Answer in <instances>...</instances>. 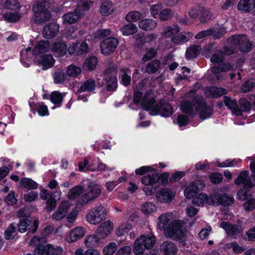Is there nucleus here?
Segmentation results:
<instances>
[{
	"label": "nucleus",
	"mask_w": 255,
	"mask_h": 255,
	"mask_svg": "<svg viewBox=\"0 0 255 255\" xmlns=\"http://www.w3.org/2000/svg\"><path fill=\"white\" fill-rule=\"evenodd\" d=\"M85 244L88 247L97 246L98 245V239L97 236L94 235L88 236L85 240Z\"/></svg>",
	"instance_id": "338daca9"
},
{
	"label": "nucleus",
	"mask_w": 255,
	"mask_h": 255,
	"mask_svg": "<svg viewBox=\"0 0 255 255\" xmlns=\"http://www.w3.org/2000/svg\"><path fill=\"white\" fill-rule=\"evenodd\" d=\"M20 183L21 186L28 189H36L37 187V184L35 182L27 178H21Z\"/></svg>",
	"instance_id": "603ef678"
},
{
	"label": "nucleus",
	"mask_w": 255,
	"mask_h": 255,
	"mask_svg": "<svg viewBox=\"0 0 255 255\" xmlns=\"http://www.w3.org/2000/svg\"><path fill=\"white\" fill-rule=\"evenodd\" d=\"M255 7V0H240L238 4L239 10L248 12Z\"/></svg>",
	"instance_id": "c85d7f7f"
},
{
	"label": "nucleus",
	"mask_w": 255,
	"mask_h": 255,
	"mask_svg": "<svg viewBox=\"0 0 255 255\" xmlns=\"http://www.w3.org/2000/svg\"><path fill=\"white\" fill-rule=\"evenodd\" d=\"M55 63V60L51 55H44L41 57L39 64L43 66V70H46L52 67Z\"/></svg>",
	"instance_id": "e433bc0d"
},
{
	"label": "nucleus",
	"mask_w": 255,
	"mask_h": 255,
	"mask_svg": "<svg viewBox=\"0 0 255 255\" xmlns=\"http://www.w3.org/2000/svg\"><path fill=\"white\" fill-rule=\"evenodd\" d=\"M59 31V26L55 23H50L45 25L42 30V35L46 39L54 37Z\"/></svg>",
	"instance_id": "aec40b11"
},
{
	"label": "nucleus",
	"mask_w": 255,
	"mask_h": 255,
	"mask_svg": "<svg viewBox=\"0 0 255 255\" xmlns=\"http://www.w3.org/2000/svg\"><path fill=\"white\" fill-rule=\"evenodd\" d=\"M107 215V209L104 206L100 205L90 211L86 216V219L90 223L97 225L105 220Z\"/></svg>",
	"instance_id": "423d86ee"
},
{
	"label": "nucleus",
	"mask_w": 255,
	"mask_h": 255,
	"mask_svg": "<svg viewBox=\"0 0 255 255\" xmlns=\"http://www.w3.org/2000/svg\"><path fill=\"white\" fill-rule=\"evenodd\" d=\"M113 230V225L110 221H106L101 224L97 230V234L99 238H105Z\"/></svg>",
	"instance_id": "6ab92c4d"
},
{
	"label": "nucleus",
	"mask_w": 255,
	"mask_h": 255,
	"mask_svg": "<svg viewBox=\"0 0 255 255\" xmlns=\"http://www.w3.org/2000/svg\"><path fill=\"white\" fill-rule=\"evenodd\" d=\"M130 73V70L128 68H123L120 70L119 77L121 79V82L125 87H128L131 83Z\"/></svg>",
	"instance_id": "bb28decb"
},
{
	"label": "nucleus",
	"mask_w": 255,
	"mask_h": 255,
	"mask_svg": "<svg viewBox=\"0 0 255 255\" xmlns=\"http://www.w3.org/2000/svg\"><path fill=\"white\" fill-rule=\"evenodd\" d=\"M157 22L151 19L145 18L138 22L139 27L145 31L152 30L157 26Z\"/></svg>",
	"instance_id": "a878e982"
},
{
	"label": "nucleus",
	"mask_w": 255,
	"mask_h": 255,
	"mask_svg": "<svg viewBox=\"0 0 255 255\" xmlns=\"http://www.w3.org/2000/svg\"><path fill=\"white\" fill-rule=\"evenodd\" d=\"M156 243V239L152 234L147 236L141 235L136 239L133 246V251L136 254H139L145 250L151 249Z\"/></svg>",
	"instance_id": "7ed1b4c3"
},
{
	"label": "nucleus",
	"mask_w": 255,
	"mask_h": 255,
	"mask_svg": "<svg viewBox=\"0 0 255 255\" xmlns=\"http://www.w3.org/2000/svg\"><path fill=\"white\" fill-rule=\"evenodd\" d=\"M233 68L230 63H223L213 66L211 71L215 75L216 78L218 81L223 80L226 77L225 73L229 70H233Z\"/></svg>",
	"instance_id": "f8f14e48"
},
{
	"label": "nucleus",
	"mask_w": 255,
	"mask_h": 255,
	"mask_svg": "<svg viewBox=\"0 0 255 255\" xmlns=\"http://www.w3.org/2000/svg\"><path fill=\"white\" fill-rule=\"evenodd\" d=\"M96 88V82L94 79L90 78L82 83L77 93L83 92H93Z\"/></svg>",
	"instance_id": "c756f323"
},
{
	"label": "nucleus",
	"mask_w": 255,
	"mask_h": 255,
	"mask_svg": "<svg viewBox=\"0 0 255 255\" xmlns=\"http://www.w3.org/2000/svg\"><path fill=\"white\" fill-rule=\"evenodd\" d=\"M223 101L225 106L230 109L232 113L237 116L236 111L237 110L238 103L236 100L232 99L230 97L224 96Z\"/></svg>",
	"instance_id": "ea45409f"
},
{
	"label": "nucleus",
	"mask_w": 255,
	"mask_h": 255,
	"mask_svg": "<svg viewBox=\"0 0 255 255\" xmlns=\"http://www.w3.org/2000/svg\"><path fill=\"white\" fill-rule=\"evenodd\" d=\"M227 42L232 45H238L241 51L248 52L252 49L253 44L244 34L233 35L227 39Z\"/></svg>",
	"instance_id": "0eeeda50"
},
{
	"label": "nucleus",
	"mask_w": 255,
	"mask_h": 255,
	"mask_svg": "<svg viewBox=\"0 0 255 255\" xmlns=\"http://www.w3.org/2000/svg\"><path fill=\"white\" fill-rule=\"evenodd\" d=\"M119 44L117 39L109 37L103 40L100 45L101 53L105 55H108L113 52Z\"/></svg>",
	"instance_id": "9b49d317"
},
{
	"label": "nucleus",
	"mask_w": 255,
	"mask_h": 255,
	"mask_svg": "<svg viewBox=\"0 0 255 255\" xmlns=\"http://www.w3.org/2000/svg\"><path fill=\"white\" fill-rule=\"evenodd\" d=\"M51 14L50 11L46 12L34 13L32 19L36 23H42L50 19Z\"/></svg>",
	"instance_id": "c9c22d12"
},
{
	"label": "nucleus",
	"mask_w": 255,
	"mask_h": 255,
	"mask_svg": "<svg viewBox=\"0 0 255 255\" xmlns=\"http://www.w3.org/2000/svg\"><path fill=\"white\" fill-rule=\"evenodd\" d=\"M180 31V28L177 24H173L172 26H168L164 28L162 36L165 38H168L171 36H174Z\"/></svg>",
	"instance_id": "473e14b6"
},
{
	"label": "nucleus",
	"mask_w": 255,
	"mask_h": 255,
	"mask_svg": "<svg viewBox=\"0 0 255 255\" xmlns=\"http://www.w3.org/2000/svg\"><path fill=\"white\" fill-rule=\"evenodd\" d=\"M84 190L83 187L77 186L71 189L68 192V196L70 199H74L81 195Z\"/></svg>",
	"instance_id": "5fc2aeb1"
},
{
	"label": "nucleus",
	"mask_w": 255,
	"mask_h": 255,
	"mask_svg": "<svg viewBox=\"0 0 255 255\" xmlns=\"http://www.w3.org/2000/svg\"><path fill=\"white\" fill-rule=\"evenodd\" d=\"M121 31L124 35H129L136 32L137 28L133 23H128L124 25L120 28Z\"/></svg>",
	"instance_id": "79ce46f5"
},
{
	"label": "nucleus",
	"mask_w": 255,
	"mask_h": 255,
	"mask_svg": "<svg viewBox=\"0 0 255 255\" xmlns=\"http://www.w3.org/2000/svg\"><path fill=\"white\" fill-rule=\"evenodd\" d=\"M49 4L45 1H37L33 4L32 10L34 13L46 12L48 10Z\"/></svg>",
	"instance_id": "4c0bfd02"
},
{
	"label": "nucleus",
	"mask_w": 255,
	"mask_h": 255,
	"mask_svg": "<svg viewBox=\"0 0 255 255\" xmlns=\"http://www.w3.org/2000/svg\"><path fill=\"white\" fill-rule=\"evenodd\" d=\"M85 234V231L83 227H76L69 233L67 238V241L73 243L83 238Z\"/></svg>",
	"instance_id": "4be33fe9"
},
{
	"label": "nucleus",
	"mask_w": 255,
	"mask_h": 255,
	"mask_svg": "<svg viewBox=\"0 0 255 255\" xmlns=\"http://www.w3.org/2000/svg\"><path fill=\"white\" fill-rule=\"evenodd\" d=\"M70 207V203L64 201L59 205L57 210L51 215V219L55 221H60L67 215Z\"/></svg>",
	"instance_id": "ddd939ff"
},
{
	"label": "nucleus",
	"mask_w": 255,
	"mask_h": 255,
	"mask_svg": "<svg viewBox=\"0 0 255 255\" xmlns=\"http://www.w3.org/2000/svg\"><path fill=\"white\" fill-rule=\"evenodd\" d=\"M67 76L62 70L59 69L53 74L54 83L55 84L63 83L66 79Z\"/></svg>",
	"instance_id": "49530a36"
},
{
	"label": "nucleus",
	"mask_w": 255,
	"mask_h": 255,
	"mask_svg": "<svg viewBox=\"0 0 255 255\" xmlns=\"http://www.w3.org/2000/svg\"><path fill=\"white\" fill-rule=\"evenodd\" d=\"M183 222L181 220H174L169 224V226L165 229L164 235L166 237L174 240H181L183 239L185 234L182 230Z\"/></svg>",
	"instance_id": "20e7f679"
},
{
	"label": "nucleus",
	"mask_w": 255,
	"mask_h": 255,
	"mask_svg": "<svg viewBox=\"0 0 255 255\" xmlns=\"http://www.w3.org/2000/svg\"><path fill=\"white\" fill-rule=\"evenodd\" d=\"M161 176H164L165 178H167L168 176V174L164 173L163 174L160 176L158 173L155 172L149 173L142 177L141 179V182L143 184L146 186H152L158 182Z\"/></svg>",
	"instance_id": "a211bd4d"
},
{
	"label": "nucleus",
	"mask_w": 255,
	"mask_h": 255,
	"mask_svg": "<svg viewBox=\"0 0 255 255\" xmlns=\"http://www.w3.org/2000/svg\"><path fill=\"white\" fill-rule=\"evenodd\" d=\"M195 108L193 103V99L192 101L185 100L183 101L180 105V109L182 111L192 117L194 116V108Z\"/></svg>",
	"instance_id": "7c9ffc66"
},
{
	"label": "nucleus",
	"mask_w": 255,
	"mask_h": 255,
	"mask_svg": "<svg viewBox=\"0 0 255 255\" xmlns=\"http://www.w3.org/2000/svg\"><path fill=\"white\" fill-rule=\"evenodd\" d=\"M31 224L30 221L28 219H23L21 220L18 224H15L16 227H18L17 231L21 233L25 232L27 230L32 233H34L38 228L39 223L37 220H34L33 225L27 229V227Z\"/></svg>",
	"instance_id": "4468645a"
},
{
	"label": "nucleus",
	"mask_w": 255,
	"mask_h": 255,
	"mask_svg": "<svg viewBox=\"0 0 255 255\" xmlns=\"http://www.w3.org/2000/svg\"><path fill=\"white\" fill-rule=\"evenodd\" d=\"M193 103L196 111L199 113V118L204 120L211 117L213 113V109L208 106L202 96H195L193 98Z\"/></svg>",
	"instance_id": "39448f33"
},
{
	"label": "nucleus",
	"mask_w": 255,
	"mask_h": 255,
	"mask_svg": "<svg viewBox=\"0 0 255 255\" xmlns=\"http://www.w3.org/2000/svg\"><path fill=\"white\" fill-rule=\"evenodd\" d=\"M237 110L236 111L237 116L242 115L243 112H249L251 110V104L246 98H241L239 101Z\"/></svg>",
	"instance_id": "393cba45"
},
{
	"label": "nucleus",
	"mask_w": 255,
	"mask_h": 255,
	"mask_svg": "<svg viewBox=\"0 0 255 255\" xmlns=\"http://www.w3.org/2000/svg\"><path fill=\"white\" fill-rule=\"evenodd\" d=\"M255 87V79L252 78L244 82L241 87V91L243 93H247L252 90Z\"/></svg>",
	"instance_id": "4d7b16f0"
},
{
	"label": "nucleus",
	"mask_w": 255,
	"mask_h": 255,
	"mask_svg": "<svg viewBox=\"0 0 255 255\" xmlns=\"http://www.w3.org/2000/svg\"><path fill=\"white\" fill-rule=\"evenodd\" d=\"M101 193V187L97 185H92V183H91L89 186L87 192L82 195L80 197L81 203L82 204H87L90 201L96 199Z\"/></svg>",
	"instance_id": "1a4fd4ad"
},
{
	"label": "nucleus",
	"mask_w": 255,
	"mask_h": 255,
	"mask_svg": "<svg viewBox=\"0 0 255 255\" xmlns=\"http://www.w3.org/2000/svg\"><path fill=\"white\" fill-rule=\"evenodd\" d=\"M172 219V215L170 213H166L158 217V226L160 229L165 231L169 226Z\"/></svg>",
	"instance_id": "cd10ccee"
},
{
	"label": "nucleus",
	"mask_w": 255,
	"mask_h": 255,
	"mask_svg": "<svg viewBox=\"0 0 255 255\" xmlns=\"http://www.w3.org/2000/svg\"><path fill=\"white\" fill-rule=\"evenodd\" d=\"M155 197L161 203H168L174 198L175 193L171 189L163 188L156 193Z\"/></svg>",
	"instance_id": "2eb2a0df"
},
{
	"label": "nucleus",
	"mask_w": 255,
	"mask_h": 255,
	"mask_svg": "<svg viewBox=\"0 0 255 255\" xmlns=\"http://www.w3.org/2000/svg\"><path fill=\"white\" fill-rule=\"evenodd\" d=\"M117 250V245L115 243H109L103 249V253L105 255H112Z\"/></svg>",
	"instance_id": "0e129e2a"
},
{
	"label": "nucleus",
	"mask_w": 255,
	"mask_h": 255,
	"mask_svg": "<svg viewBox=\"0 0 255 255\" xmlns=\"http://www.w3.org/2000/svg\"><path fill=\"white\" fill-rule=\"evenodd\" d=\"M50 43L49 41H39L35 46L32 52L34 55H38L46 52L49 48Z\"/></svg>",
	"instance_id": "f704fd0d"
},
{
	"label": "nucleus",
	"mask_w": 255,
	"mask_h": 255,
	"mask_svg": "<svg viewBox=\"0 0 255 255\" xmlns=\"http://www.w3.org/2000/svg\"><path fill=\"white\" fill-rule=\"evenodd\" d=\"M234 182L236 185L243 184L245 188H251L255 185V183L253 182L249 177V172L246 170L240 173Z\"/></svg>",
	"instance_id": "dca6fc26"
},
{
	"label": "nucleus",
	"mask_w": 255,
	"mask_h": 255,
	"mask_svg": "<svg viewBox=\"0 0 255 255\" xmlns=\"http://www.w3.org/2000/svg\"><path fill=\"white\" fill-rule=\"evenodd\" d=\"M51 50L56 55L61 57L66 54L67 46L63 41H57L53 43Z\"/></svg>",
	"instance_id": "5701e85b"
},
{
	"label": "nucleus",
	"mask_w": 255,
	"mask_h": 255,
	"mask_svg": "<svg viewBox=\"0 0 255 255\" xmlns=\"http://www.w3.org/2000/svg\"><path fill=\"white\" fill-rule=\"evenodd\" d=\"M155 100L153 96L152 92L151 91L146 92L143 97L141 103V107L146 111L152 110L154 106Z\"/></svg>",
	"instance_id": "f3484780"
},
{
	"label": "nucleus",
	"mask_w": 255,
	"mask_h": 255,
	"mask_svg": "<svg viewBox=\"0 0 255 255\" xmlns=\"http://www.w3.org/2000/svg\"><path fill=\"white\" fill-rule=\"evenodd\" d=\"M160 67V62L158 60H154L146 64L145 71L148 74H153L157 72Z\"/></svg>",
	"instance_id": "58836bf2"
},
{
	"label": "nucleus",
	"mask_w": 255,
	"mask_h": 255,
	"mask_svg": "<svg viewBox=\"0 0 255 255\" xmlns=\"http://www.w3.org/2000/svg\"><path fill=\"white\" fill-rule=\"evenodd\" d=\"M1 4L3 7L11 10L16 9L20 6L17 0H1Z\"/></svg>",
	"instance_id": "09e8293b"
},
{
	"label": "nucleus",
	"mask_w": 255,
	"mask_h": 255,
	"mask_svg": "<svg viewBox=\"0 0 255 255\" xmlns=\"http://www.w3.org/2000/svg\"><path fill=\"white\" fill-rule=\"evenodd\" d=\"M17 227L14 223L11 224L4 233L5 238L6 240L13 239L16 235Z\"/></svg>",
	"instance_id": "864d4df0"
},
{
	"label": "nucleus",
	"mask_w": 255,
	"mask_h": 255,
	"mask_svg": "<svg viewBox=\"0 0 255 255\" xmlns=\"http://www.w3.org/2000/svg\"><path fill=\"white\" fill-rule=\"evenodd\" d=\"M156 54L157 50L156 49L153 48H147L146 52L142 58V60L144 62L148 61L155 57Z\"/></svg>",
	"instance_id": "680f3d73"
},
{
	"label": "nucleus",
	"mask_w": 255,
	"mask_h": 255,
	"mask_svg": "<svg viewBox=\"0 0 255 255\" xmlns=\"http://www.w3.org/2000/svg\"><path fill=\"white\" fill-rule=\"evenodd\" d=\"M50 245H38L36 247L34 251V255H48L49 252Z\"/></svg>",
	"instance_id": "052dcab7"
},
{
	"label": "nucleus",
	"mask_w": 255,
	"mask_h": 255,
	"mask_svg": "<svg viewBox=\"0 0 255 255\" xmlns=\"http://www.w3.org/2000/svg\"><path fill=\"white\" fill-rule=\"evenodd\" d=\"M50 100L57 107H59L63 102V95L58 91H54L50 95Z\"/></svg>",
	"instance_id": "a18cd8bd"
},
{
	"label": "nucleus",
	"mask_w": 255,
	"mask_h": 255,
	"mask_svg": "<svg viewBox=\"0 0 255 255\" xmlns=\"http://www.w3.org/2000/svg\"><path fill=\"white\" fill-rule=\"evenodd\" d=\"M81 72V68L73 65L68 66L67 69V75L71 77H75L80 74Z\"/></svg>",
	"instance_id": "69168bd1"
},
{
	"label": "nucleus",
	"mask_w": 255,
	"mask_h": 255,
	"mask_svg": "<svg viewBox=\"0 0 255 255\" xmlns=\"http://www.w3.org/2000/svg\"><path fill=\"white\" fill-rule=\"evenodd\" d=\"M208 197L206 194H200L198 196L194 198L192 200V203L194 205L196 206H200L204 204V202H207L208 204Z\"/></svg>",
	"instance_id": "13d9d810"
},
{
	"label": "nucleus",
	"mask_w": 255,
	"mask_h": 255,
	"mask_svg": "<svg viewBox=\"0 0 255 255\" xmlns=\"http://www.w3.org/2000/svg\"><path fill=\"white\" fill-rule=\"evenodd\" d=\"M220 227L225 230L228 236H231L235 239L242 235L244 229L241 225L231 224L225 221L221 223Z\"/></svg>",
	"instance_id": "9d476101"
},
{
	"label": "nucleus",
	"mask_w": 255,
	"mask_h": 255,
	"mask_svg": "<svg viewBox=\"0 0 255 255\" xmlns=\"http://www.w3.org/2000/svg\"><path fill=\"white\" fill-rule=\"evenodd\" d=\"M114 11L113 3L109 0L103 1L101 5L100 11V13L105 16L112 14Z\"/></svg>",
	"instance_id": "72a5a7b5"
},
{
	"label": "nucleus",
	"mask_w": 255,
	"mask_h": 255,
	"mask_svg": "<svg viewBox=\"0 0 255 255\" xmlns=\"http://www.w3.org/2000/svg\"><path fill=\"white\" fill-rule=\"evenodd\" d=\"M206 95L209 98H218L227 93V90L224 88L217 87H209L205 89Z\"/></svg>",
	"instance_id": "412c9836"
},
{
	"label": "nucleus",
	"mask_w": 255,
	"mask_h": 255,
	"mask_svg": "<svg viewBox=\"0 0 255 255\" xmlns=\"http://www.w3.org/2000/svg\"><path fill=\"white\" fill-rule=\"evenodd\" d=\"M173 112V110L171 105L167 103L164 100H160L153 107L151 115L158 114L165 117L170 116Z\"/></svg>",
	"instance_id": "6e6552de"
},
{
	"label": "nucleus",
	"mask_w": 255,
	"mask_h": 255,
	"mask_svg": "<svg viewBox=\"0 0 255 255\" xmlns=\"http://www.w3.org/2000/svg\"><path fill=\"white\" fill-rule=\"evenodd\" d=\"M212 36L214 39H218L223 37L227 33V30L224 27L212 28Z\"/></svg>",
	"instance_id": "bf43d9fd"
},
{
	"label": "nucleus",
	"mask_w": 255,
	"mask_h": 255,
	"mask_svg": "<svg viewBox=\"0 0 255 255\" xmlns=\"http://www.w3.org/2000/svg\"><path fill=\"white\" fill-rule=\"evenodd\" d=\"M97 65V59L95 56H91L88 58L84 64V68L89 70L94 69Z\"/></svg>",
	"instance_id": "6e6d98bb"
},
{
	"label": "nucleus",
	"mask_w": 255,
	"mask_h": 255,
	"mask_svg": "<svg viewBox=\"0 0 255 255\" xmlns=\"http://www.w3.org/2000/svg\"><path fill=\"white\" fill-rule=\"evenodd\" d=\"M193 36V34L188 32L186 34L179 33L177 35L172 36L171 41L176 44H181L188 41Z\"/></svg>",
	"instance_id": "2f4dec72"
},
{
	"label": "nucleus",
	"mask_w": 255,
	"mask_h": 255,
	"mask_svg": "<svg viewBox=\"0 0 255 255\" xmlns=\"http://www.w3.org/2000/svg\"><path fill=\"white\" fill-rule=\"evenodd\" d=\"M173 15V12L172 10L169 8L164 9L159 13V17L162 21L169 20Z\"/></svg>",
	"instance_id": "e2e57ef3"
},
{
	"label": "nucleus",
	"mask_w": 255,
	"mask_h": 255,
	"mask_svg": "<svg viewBox=\"0 0 255 255\" xmlns=\"http://www.w3.org/2000/svg\"><path fill=\"white\" fill-rule=\"evenodd\" d=\"M224 59V53L223 51H219L214 53L211 57L210 61L212 63H219L222 62Z\"/></svg>",
	"instance_id": "774afa93"
},
{
	"label": "nucleus",
	"mask_w": 255,
	"mask_h": 255,
	"mask_svg": "<svg viewBox=\"0 0 255 255\" xmlns=\"http://www.w3.org/2000/svg\"><path fill=\"white\" fill-rule=\"evenodd\" d=\"M200 21L202 23H206L211 18L212 13L210 10L203 7H200Z\"/></svg>",
	"instance_id": "3c124183"
},
{
	"label": "nucleus",
	"mask_w": 255,
	"mask_h": 255,
	"mask_svg": "<svg viewBox=\"0 0 255 255\" xmlns=\"http://www.w3.org/2000/svg\"><path fill=\"white\" fill-rule=\"evenodd\" d=\"M142 13L136 10H133L128 12L126 15L125 19L128 22H135L141 19Z\"/></svg>",
	"instance_id": "de8ad7c7"
},
{
	"label": "nucleus",
	"mask_w": 255,
	"mask_h": 255,
	"mask_svg": "<svg viewBox=\"0 0 255 255\" xmlns=\"http://www.w3.org/2000/svg\"><path fill=\"white\" fill-rule=\"evenodd\" d=\"M199 192V188L193 183L186 188L184 190V194L187 198L191 199L193 198Z\"/></svg>",
	"instance_id": "c03bdc74"
},
{
	"label": "nucleus",
	"mask_w": 255,
	"mask_h": 255,
	"mask_svg": "<svg viewBox=\"0 0 255 255\" xmlns=\"http://www.w3.org/2000/svg\"><path fill=\"white\" fill-rule=\"evenodd\" d=\"M105 80L108 91H114L117 88L118 80L117 76L106 77Z\"/></svg>",
	"instance_id": "37998d69"
},
{
	"label": "nucleus",
	"mask_w": 255,
	"mask_h": 255,
	"mask_svg": "<svg viewBox=\"0 0 255 255\" xmlns=\"http://www.w3.org/2000/svg\"><path fill=\"white\" fill-rule=\"evenodd\" d=\"M160 249L165 255H175L177 251V247L175 244L170 241L162 243Z\"/></svg>",
	"instance_id": "b1692460"
},
{
	"label": "nucleus",
	"mask_w": 255,
	"mask_h": 255,
	"mask_svg": "<svg viewBox=\"0 0 255 255\" xmlns=\"http://www.w3.org/2000/svg\"><path fill=\"white\" fill-rule=\"evenodd\" d=\"M235 202L234 197L224 192L222 189H218L209 196L208 204L212 205H222L229 206Z\"/></svg>",
	"instance_id": "f03ea898"
},
{
	"label": "nucleus",
	"mask_w": 255,
	"mask_h": 255,
	"mask_svg": "<svg viewBox=\"0 0 255 255\" xmlns=\"http://www.w3.org/2000/svg\"><path fill=\"white\" fill-rule=\"evenodd\" d=\"M4 20L9 22H16L21 17V14L18 12H7L2 15Z\"/></svg>",
	"instance_id": "8fccbe9b"
},
{
	"label": "nucleus",
	"mask_w": 255,
	"mask_h": 255,
	"mask_svg": "<svg viewBox=\"0 0 255 255\" xmlns=\"http://www.w3.org/2000/svg\"><path fill=\"white\" fill-rule=\"evenodd\" d=\"M92 4L91 2L85 0L78 1L77 7L73 12H68L63 15L64 23L72 24L76 22L84 15V12L90 8Z\"/></svg>",
	"instance_id": "f257e3e1"
},
{
	"label": "nucleus",
	"mask_w": 255,
	"mask_h": 255,
	"mask_svg": "<svg viewBox=\"0 0 255 255\" xmlns=\"http://www.w3.org/2000/svg\"><path fill=\"white\" fill-rule=\"evenodd\" d=\"M201 47L199 45H191L187 48L186 51V56L187 59L195 58L200 53Z\"/></svg>",
	"instance_id": "a19ab883"
}]
</instances>
